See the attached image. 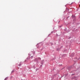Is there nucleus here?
Segmentation results:
<instances>
[{
    "mask_svg": "<svg viewBox=\"0 0 80 80\" xmlns=\"http://www.w3.org/2000/svg\"><path fill=\"white\" fill-rule=\"evenodd\" d=\"M20 63H22V62H20Z\"/></svg>",
    "mask_w": 80,
    "mask_h": 80,
    "instance_id": "obj_10",
    "label": "nucleus"
},
{
    "mask_svg": "<svg viewBox=\"0 0 80 80\" xmlns=\"http://www.w3.org/2000/svg\"><path fill=\"white\" fill-rule=\"evenodd\" d=\"M60 27H62V26H60Z\"/></svg>",
    "mask_w": 80,
    "mask_h": 80,
    "instance_id": "obj_9",
    "label": "nucleus"
},
{
    "mask_svg": "<svg viewBox=\"0 0 80 80\" xmlns=\"http://www.w3.org/2000/svg\"><path fill=\"white\" fill-rule=\"evenodd\" d=\"M21 65H22V64L21 63H20L18 64V66H19V67H20V66H21Z\"/></svg>",
    "mask_w": 80,
    "mask_h": 80,
    "instance_id": "obj_2",
    "label": "nucleus"
},
{
    "mask_svg": "<svg viewBox=\"0 0 80 80\" xmlns=\"http://www.w3.org/2000/svg\"><path fill=\"white\" fill-rule=\"evenodd\" d=\"M13 72H14V70H12V71L11 73H13Z\"/></svg>",
    "mask_w": 80,
    "mask_h": 80,
    "instance_id": "obj_4",
    "label": "nucleus"
},
{
    "mask_svg": "<svg viewBox=\"0 0 80 80\" xmlns=\"http://www.w3.org/2000/svg\"><path fill=\"white\" fill-rule=\"evenodd\" d=\"M79 7H80V5H79Z\"/></svg>",
    "mask_w": 80,
    "mask_h": 80,
    "instance_id": "obj_7",
    "label": "nucleus"
},
{
    "mask_svg": "<svg viewBox=\"0 0 80 80\" xmlns=\"http://www.w3.org/2000/svg\"><path fill=\"white\" fill-rule=\"evenodd\" d=\"M27 59L28 60H30V58H27Z\"/></svg>",
    "mask_w": 80,
    "mask_h": 80,
    "instance_id": "obj_3",
    "label": "nucleus"
},
{
    "mask_svg": "<svg viewBox=\"0 0 80 80\" xmlns=\"http://www.w3.org/2000/svg\"><path fill=\"white\" fill-rule=\"evenodd\" d=\"M38 60H41V58H38Z\"/></svg>",
    "mask_w": 80,
    "mask_h": 80,
    "instance_id": "obj_5",
    "label": "nucleus"
},
{
    "mask_svg": "<svg viewBox=\"0 0 80 80\" xmlns=\"http://www.w3.org/2000/svg\"><path fill=\"white\" fill-rule=\"evenodd\" d=\"M5 80H6V79H5Z\"/></svg>",
    "mask_w": 80,
    "mask_h": 80,
    "instance_id": "obj_11",
    "label": "nucleus"
},
{
    "mask_svg": "<svg viewBox=\"0 0 80 80\" xmlns=\"http://www.w3.org/2000/svg\"><path fill=\"white\" fill-rule=\"evenodd\" d=\"M74 75V74H72V75Z\"/></svg>",
    "mask_w": 80,
    "mask_h": 80,
    "instance_id": "obj_8",
    "label": "nucleus"
},
{
    "mask_svg": "<svg viewBox=\"0 0 80 80\" xmlns=\"http://www.w3.org/2000/svg\"><path fill=\"white\" fill-rule=\"evenodd\" d=\"M31 58H33V56H32L31 57Z\"/></svg>",
    "mask_w": 80,
    "mask_h": 80,
    "instance_id": "obj_6",
    "label": "nucleus"
},
{
    "mask_svg": "<svg viewBox=\"0 0 80 80\" xmlns=\"http://www.w3.org/2000/svg\"><path fill=\"white\" fill-rule=\"evenodd\" d=\"M35 61H38V59H37V58H36L35 59Z\"/></svg>",
    "mask_w": 80,
    "mask_h": 80,
    "instance_id": "obj_1",
    "label": "nucleus"
}]
</instances>
